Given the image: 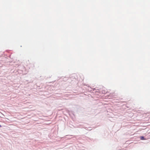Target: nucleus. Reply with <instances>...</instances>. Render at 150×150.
Segmentation results:
<instances>
[{"label":"nucleus","mask_w":150,"mask_h":150,"mask_svg":"<svg viewBox=\"0 0 150 150\" xmlns=\"http://www.w3.org/2000/svg\"><path fill=\"white\" fill-rule=\"evenodd\" d=\"M140 139L142 140H145V139H144V137H143V136L141 137H140Z\"/></svg>","instance_id":"obj_1"},{"label":"nucleus","mask_w":150,"mask_h":150,"mask_svg":"<svg viewBox=\"0 0 150 150\" xmlns=\"http://www.w3.org/2000/svg\"><path fill=\"white\" fill-rule=\"evenodd\" d=\"M102 93H104V94H105V91H104V92H102Z\"/></svg>","instance_id":"obj_2"},{"label":"nucleus","mask_w":150,"mask_h":150,"mask_svg":"<svg viewBox=\"0 0 150 150\" xmlns=\"http://www.w3.org/2000/svg\"><path fill=\"white\" fill-rule=\"evenodd\" d=\"M1 127V126L0 125V127Z\"/></svg>","instance_id":"obj_3"}]
</instances>
